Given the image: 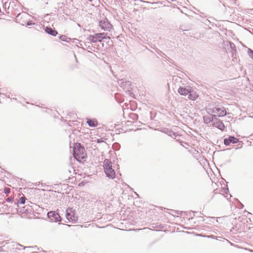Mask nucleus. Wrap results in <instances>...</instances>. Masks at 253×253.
<instances>
[{"label":"nucleus","mask_w":253,"mask_h":253,"mask_svg":"<svg viewBox=\"0 0 253 253\" xmlns=\"http://www.w3.org/2000/svg\"><path fill=\"white\" fill-rule=\"evenodd\" d=\"M214 116H215L213 115L212 114L211 115H209V116H204V123L207 125L210 124L211 123L212 124Z\"/></svg>","instance_id":"obj_12"},{"label":"nucleus","mask_w":253,"mask_h":253,"mask_svg":"<svg viewBox=\"0 0 253 253\" xmlns=\"http://www.w3.org/2000/svg\"><path fill=\"white\" fill-rule=\"evenodd\" d=\"M75 211H73V210L71 208H68L66 210V218L69 220V221H70V219H69V217H72V215H73V213H74Z\"/></svg>","instance_id":"obj_17"},{"label":"nucleus","mask_w":253,"mask_h":253,"mask_svg":"<svg viewBox=\"0 0 253 253\" xmlns=\"http://www.w3.org/2000/svg\"><path fill=\"white\" fill-rule=\"evenodd\" d=\"M28 16V15L26 13H19L16 17V21L19 20L20 18H26Z\"/></svg>","instance_id":"obj_23"},{"label":"nucleus","mask_w":253,"mask_h":253,"mask_svg":"<svg viewBox=\"0 0 253 253\" xmlns=\"http://www.w3.org/2000/svg\"><path fill=\"white\" fill-rule=\"evenodd\" d=\"M73 155L78 161H81L86 157L84 148L81 143H78L73 148Z\"/></svg>","instance_id":"obj_1"},{"label":"nucleus","mask_w":253,"mask_h":253,"mask_svg":"<svg viewBox=\"0 0 253 253\" xmlns=\"http://www.w3.org/2000/svg\"><path fill=\"white\" fill-rule=\"evenodd\" d=\"M132 115H133V116H136V115H135V114H132Z\"/></svg>","instance_id":"obj_37"},{"label":"nucleus","mask_w":253,"mask_h":253,"mask_svg":"<svg viewBox=\"0 0 253 253\" xmlns=\"http://www.w3.org/2000/svg\"><path fill=\"white\" fill-rule=\"evenodd\" d=\"M26 198L25 196H23L19 198V199L18 200L16 204L17 206L18 207V205L19 204H23L24 205L25 203Z\"/></svg>","instance_id":"obj_19"},{"label":"nucleus","mask_w":253,"mask_h":253,"mask_svg":"<svg viewBox=\"0 0 253 253\" xmlns=\"http://www.w3.org/2000/svg\"><path fill=\"white\" fill-rule=\"evenodd\" d=\"M44 31L47 34L54 37L58 34L57 31L50 27H46L44 29Z\"/></svg>","instance_id":"obj_11"},{"label":"nucleus","mask_w":253,"mask_h":253,"mask_svg":"<svg viewBox=\"0 0 253 253\" xmlns=\"http://www.w3.org/2000/svg\"><path fill=\"white\" fill-rule=\"evenodd\" d=\"M59 39L62 41L67 42H69V41H68V40H71L70 38H68L66 36L63 35H60L59 37Z\"/></svg>","instance_id":"obj_21"},{"label":"nucleus","mask_w":253,"mask_h":253,"mask_svg":"<svg viewBox=\"0 0 253 253\" xmlns=\"http://www.w3.org/2000/svg\"><path fill=\"white\" fill-rule=\"evenodd\" d=\"M88 0L89 1H92V0Z\"/></svg>","instance_id":"obj_36"},{"label":"nucleus","mask_w":253,"mask_h":253,"mask_svg":"<svg viewBox=\"0 0 253 253\" xmlns=\"http://www.w3.org/2000/svg\"><path fill=\"white\" fill-rule=\"evenodd\" d=\"M241 206H242L241 208H242L243 207V206H243V205H242V204H241Z\"/></svg>","instance_id":"obj_35"},{"label":"nucleus","mask_w":253,"mask_h":253,"mask_svg":"<svg viewBox=\"0 0 253 253\" xmlns=\"http://www.w3.org/2000/svg\"><path fill=\"white\" fill-rule=\"evenodd\" d=\"M99 26L102 30L104 31H110L112 28V25L107 19H105L104 20H101L99 22Z\"/></svg>","instance_id":"obj_5"},{"label":"nucleus","mask_w":253,"mask_h":253,"mask_svg":"<svg viewBox=\"0 0 253 253\" xmlns=\"http://www.w3.org/2000/svg\"><path fill=\"white\" fill-rule=\"evenodd\" d=\"M19 247H23V246L21 245L20 244H16V247H15V249H17V250H20V248H19Z\"/></svg>","instance_id":"obj_28"},{"label":"nucleus","mask_w":253,"mask_h":253,"mask_svg":"<svg viewBox=\"0 0 253 253\" xmlns=\"http://www.w3.org/2000/svg\"><path fill=\"white\" fill-rule=\"evenodd\" d=\"M230 45L231 48H235V45L233 43L230 42Z\"/></svg>","instance_id":"obj_29"},{"label":"nucleus","mask_w":253,"mask_h":253,"mask_svg":"<svg viewBox=\"0 0 253 253\" xmlns=\"http://www.w3.org/2000/svg\"><path fill=\"white\" fill-rule=\"evenodd\" d=\"M228 191H229V190H228V188H227L226 189H225V190H224V192L225 193H227V192H228Z\"/></svg>","instance_id":"obj_33"},{"label":"nucleus","mask_w":253,"mask_h":253,"mask_svg":"<svg viewBox=\"0 0 253 253\" xmlns=\"http://www.w3.org/2000/svg\"><path fill=\"white\" fill-rule=\"evenodd\" d=\"M187 95L188 98L192 100H196L198 97V95L192 89V87L190 89V93Z\"/></svg>","instance_id":"obj_14"},{"label":"nucleus","mask_w":253,"mask_h":253,"mask_svg":"<svg viewBox=\"0 0 253 253\" xmlns=\"http://www.w3.org/2000/svg\"><path fill=\"white\" fill-rule=\"evenodd\" d=\"M104 172L106 174V175L107 177L110 179H113L116 177V173L113 169L112 168L104 169Z\"/></svg>","instance_id":"obj_10"},{"label":"nucleus","mask_w":253,"mask_h":253,"mask_svg":"<svg viewBox=\"0 0 253 253\" xmlns=\"http://www.w3.org/2000/svg\"><path fill=\"white\" fill-rule=\"evenodd\" d=\"M173 212L177 214H180V213L182 212L181 211H174L173 210Z\"/></svg>","instance_id":"obj_30"},{"label":"nucleus","mask_w":253,"mask_h":253,"mask_svg":"<svg viewBox=\"0 0 253 253\" xmlns=\"http://www.w3.org/2000/svg\"><path fill=\"white\" fill-rule=\"evenodd\" d=\"M164 132L172 137H173V136L176 137L177 136V133L174 132L172 130H169V129H167L166 130L164 131Z\"/></svg>","instance_id":"obj_18"},{"label":"nucleus","mask_w":253,"mask_h":253,"mask_svg":"<svg viewBox=\"0 0 253 253\" xmlns=\"http://www.w3.org/2000/svg\"><path fill=\"white\" fill-rule=\"evenodd\" d=\"M190 86H180L177 91L181 95L186 96L190 93Z\"/></svg>","instance_id":"obj_8"},{"label":"nucleus","mask_w":253,"mask_h":253,"mask_svg":"<svg viewBox=\"0 0 253 253\" xmlns=\"http://www.w3.org/2000/svg\"><path fill=\"white\" fill-rule=\"evenodd\" d=\"M13 200H14V198L12 197H9L8 198H7L6 199V201L8 202V203H12L13 202Z\"/></svg>","instance_id":"obj_26"},{"label":"nucleus","mask_w":253,"mask_h":253,"mask_svg":"<svg viewBox=\"0 0 253 253\" xmlns=\"http://www.w3.org/2000/svg\"><path fill=\"white\" fill-rule=\"evenodd\" d=\"M30 247H23V249H25L26 248H30Z\"/></svg>","instance_id":"obj_34"},{"label":"nucleus","mask_w":253,"mask_h":253,"mask_svg":"<svg viewBox=\"0 0 253 253\" xmlns=\"http://www.w3.org/2000/svg\"><path fill=\"white\" fill-rule=\"evenodd\" d=\"M103 141H103L101 138H100V139H98L97 140V142L98 143H102V142H103Z\"/></svg>","instance_id":"obj_32"},{"label":"nucleus","mask_w":253,"mask_h":253,"mask_svg":"<svg viewBox=\"0 0 253 253\" xmlns=\"http://www.w3.org/2000/svg\"><path fill=\"white\" fill-rule=\"evenodd\" d=\"M25 23H26L27 26H31V25H32L34 24V23H33V22L32 21H31V20L28 21L26 22H24V23H21V24L22 25H24Z\"/></svg>","instance_id":"obj_24"},{"label":"nucleus","mask_w":253,"mask_h":253,"mask_svg":"<svg viewBox=\"0 0 253 253\" xmlns=\"http://www.w3.org/2000/svg\"><path fill=\"white\" fill-rule=\"evenodd\" d=\"M106 34L105 33H96L94 35H89L87 39L92 42H101L103 39H106Z\"/></svg>","instance_id":"obj_2"},{"label":"nucleus","mask_w":253,"mask_h":253,"mask_svg":"<svg viewBox=\"0 0 253 253\" xmlns=\"http://www.w3.org/2000/svg\"><path fill=\"white\" fill-rule=\"evenodd\" d=\"M212 125L221 130H223L225 128L224 124L222 121L216 117V116L214 117L213 122Z\"/></svg>","instance_id":"obj_6"},{"label":"nucleus","mask_w":253,"mask_h":253,"mask_svg":"<svg viewBox=\"0 0 253 253\" xmlns=\"http://www.w3.org/2000/svg\"><path fill=\"white\" fill-rule=\"evenodd\" d=\"M248 54L249 56L253 60V50L249 48L248 50Z\"/></svg>","instance_id":"obj_25"},{"label":"nucleus","mask_w":253,"mask_h":253,"mask_svg":"<svg viewBox=\"0 0 253 253\" xmlns=\"http://www.w3.org/2000/svg\"><path fill=\"white\" fill-rule=\"evenodd\" d=\"M172 81L173 82L181 83L182 81V79L177 76H174L172 77Z\"/></svg>","instance_id":"obj_20"},{"label":"nucleus","mask_w":253,"mask_h":253,"mask_svg":"<svg viewBox=\"0 0 253 253\" xmlns=\"http://www.w3.org/2000/svg\"><path fill=\"white\" fill-rule=\"evenodd\" d=\"M3 192L6 194H8L10 192V189L7 187L4 188L3 189Z\"/></svg>","instance_id":"obj_27"},{"label":"nucleus","mask_w":253,"mask_h":253,"mask_svg":"<svg viewBox=\"0 0 253 253\" xmlns=\"http://www.w3.org/2000/svg\"><path fill=\"white\" fill-rule=\"evenodd\" d=\"M47 215L50 221L57 222L61 220L59 214L55 211H48Z\"/></svg>","instance_id":"obj_4"},{"label":"nucleus","mask_w":253,"mask_h":253,"mask_svg":"<svg viewBox=\"0 0 253 253\" xmlns=\"http://www.w3.org/2000/svg\"><path fill=\"white\" fill-rule=\"evenodd\" d=\"M217 104L215 102L209 104V105L207 106H206L205 108L207 113L210 115H211L212 114L213 115V114L214 112V109L215 108V107H217Z\"/></svg>","instance_id":"obj_9"},{"label":"nucleus","mask_w":253,"mask_h":253,"mask_svg":"<svg viewBox=\"0 0 253 253\" xmlns=\"http://www.w3.org/2000/svg\"><path fill=\"white\" fill-rule=\"evenodd\" d=\"M216 107L214 109L213 113L214 114L213 115L215 116L216 117H222L226 115L227 112L224 107L218 104Z\"/></svg>","instance_id":"obj_3"},{"label":"nucleus","mask_w":253,"mask_h":253,"mask_svg":"<svg viewBox=\"0 0 253 253\" xmlns=\"http://www.w3.org/2000/svg\"><path fill=\"white\" fill-rule=\"evenodd\" d=\"M239 139L234 136H229L224 139V144L226 146H229L231 143L235 144L239 142Z\"/></svg>","instance_id":"obj_7"},{"label":"nucleus","mask_w":253,"mask_h":253,"mask_svg":"<svg viewBox=\"0 0 253 253\" xmlns=\"http://www.w3.org/2000/svg\"><path fill=\"white\" fill-rule=\"evenodd\" d=\"M86 123L90 127H95L98 125V122L95 119H87Z\"/></svg>","instance_id":"obj_15"},{"label":"nucleus","mask_w":253,"mask_h":253,"mask_svg":"<svg viewBox=\"0 0 253 253\" xmlns=\"http://www.w3.org/2000/svg\"><path fill=\"white\" fill-rule=\"evenodd\" d=\"M84 45L85 46V47H86L87 48H88V49H90V50H92V46H90V45H88V46H87V45H86V43H84Z\"/></svg>","instance_id":"obj_31"},{"label":"nucleus","mask_w":253,"mask_h":253,"mask_svg":"<svg viewBox=\"0 0 253 253\" xmlns=\"http://www.w3.org/2000/svg\"><path fill=\"white\" fill-rule=\"evenodd\" d=\"M104 170L112 168V162L110 159H106L104 161Z\"/></svg>","instance_id":"obj_16"},{"label":"nucleus","mask_w":253,"mask_h":253,"mask_svg":"<svg viewBox=\"0 0 253 253\" xmlns=\"http://www.w3.org/2000/svg\"><path fill=\"white\" fill-rule=\"evenodd\" d=\"M69 219H70V222H76L78 219V216L75 215V212L73 213V215H72V217H69Z\"/></svg>","instance_id":"obj_22"},{"label":"nucleus","mask_w":253,"mask_h":253,"mask_svg":"<svg viewBox=\"0 0 253 253\" xmlns=\"http://www.w3.org/2000/svg\"><path fill=\"white\" fill-rule=\"evenodd\" d=\"M19 211L22 213L29 214L32 211V209L31 208V206L26 205L22 207Z\"/></svg>","instance_id":"obj_13"}]
</instances>
